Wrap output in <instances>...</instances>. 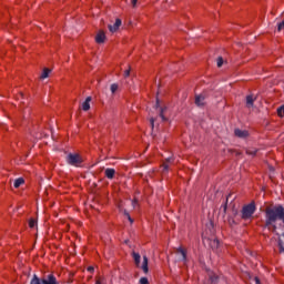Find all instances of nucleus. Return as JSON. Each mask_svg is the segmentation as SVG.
I'll use <instances>...</instances> for the list:
<instances>
[{"mask_svg":"<svg viewBox=\"0 0 284 284\" xmlns=\"http://www.w3.org/2000/svg\"><path fill=\"white\" fill-rule=\"evenodd\" d=\"M30 284H59L57 277L52 274H49L47 278H39V276L33 275Z\"/></svg>","mask_w":284,"mask_h":284,"instance_id":"nucleus-1","label":"nucleus"},{"mask_svg":"<svg viewBox=\"0 0 284 284\" xmlns=\"http://www.w3.org/2000/svg\"><path fill=\"white\" fill-rule=\"evenodd\" d=\"M67 163L69 165H73L74 168H80L81 163H83V159L77 153H69L67 155Z\"/></svg>","mask_w":284,"mask_h":284,"instance_id":"nucleus-2","label":"nucleus"},{"mask_svg":"<svg viewBox=\"0 0 284 284\" xmlns=\"http://www.w3.org/2000/svg\"><path fill=\"white\" fill-rule=\"evenodd\" d=\"M236 199V196H234L233 193H230L227 196H226V201L225 203L221 206V210L223 212V214H227V203H234V200Z\"/></svg>","mask_w":284,"mask_h":284,"instance_id":"nucleus-3","label":"nucleus"},{"mask_svg":"<svg viewBox=\"0 0 284 284\" xmlns=\"http://www.w3.org/2000/svg\"><path fill=\"white\" fill-rule=\"evenodd\" d=\"M176 255H178V261L185 262L187 261V253L183 248H178L176 250Z\"/></svg>","mask_w":284,"mask_h":284,"instance_id":"nucleus-4","label":"nucleus"},{"mask_svg":"<svg viewBox=\"0 0 284 284\" xmlns=\"http://www.w3.org/2000/svg\"><path fill=\"white\" fill-rule=\"evenodd\" d=\"M234 134L237 139H247V136H250V132L241 129H235Z\"/></svg>","mask_w":284,"mask_h":284,"instance_id":"nucleus-5","label":"nucleus"},{"mask_svg":"<svg viewBox=\"0 0 284 284\" xmlns=\"http://www.w3.org/2000/svg\"><path fill=\"white\" fill-rule=\"evenodd\" d=\"M195 105H197V108H203V105H205V95L204 94L195 95Z\"/></svg>","mask_w":284,"mask_h":284,"instance_id":"nucleus-6","label":"nucleus"},{"mask_svg":"<svg viewBox=\"0 0 284 284\" xmlns=\"http://www.w3.org/2000/svg\"><path fill=\"white\" fill-rule=\"evenodd\" d=\"M119 28H121V19H116L113 26L109 24L110 32H116Z\"/></svg>","mask_w":284,"mask_h":284,"instance_id":"nucleus-7","label":"nucleus"},{"mask_svg":"<svg viewBox=\"0 0 284 284\" xmlns=\"http://www.w3.org/2000/svg\"><path fill=\"white\" fill-rule=\"evenodd\" d=\"M95 42L97 43H105V32L99 31L95 36Z\"/></svg>","mask_w":284,"mask_h":284,"instance_id":"nucleus-8","label":"nucleus"},{"mask_svg":"<svg viewBox=\"0 0 284 284\" xmlns=\"http://www.w3.org/2000/svg\"><path fill=\"white\" fill-rule=\"evenodd\" d=\"M148 263H149L148 256L144 255L143 256V262H142V265H141V270H142V272H144V274H148V272H150V268L148 267Z\"/></svg>","mask_w":284,"mask_h":284,"instance_id":"nucleus-9","label":"nucleus"},{"mask_svg":"<svg viewBox=\"0 0 284 284\" xmlns=\"http://www.w3.org/2000/svg\"><path fill=\"white\" fill-rule=\"evenodd\" d=\"M209 282L211 284H217L219 283V275H216V273H214V272H210L209 273Z\"/></svg>","mask_w":284,"mask_h":284,"instance_id":"nucleus-10","label":"nucleus"},{"mask_svg":"<svg viewBox=\"0 0 284 284\" xmlns=\"http://www.w3.org/2000/svg\"><path fill=\"white\" fill-rule=\"evenodd\" d=\"M242 219H250V204L244 205V207L242 209Z\"/></svg>","mask_w":284,"mask_h":284,"instance_id":"nucleus-11","label":"nucleus"},{"mask_svg":"<svg viewBox=\"0 0 284 284\" xmlns=\"http://www.w3.org/2000/svg\"><path fill=\"white\" fill-rule=\"evenodd\" d=\"M209 244L212 250H219L221 242H219V239H213V240H209Z\"/></svg>","mask_w":284,"mask_h":284,"instance_id":"nucleus-12","label":"nucleus"},{"mask_svg":"<svg viewBox=\"0 0 284 284\" xmlns=\"http://www.w3.org/2000/svg\"><path fill=\"white\" fill-rule=\"evenodd\" d=\"M104 174L106 179H114V175L116 174V171L114 169H105Z\"/></svg>","mask_w":284,"mask_h":284,"instance_id":"nucleus-13","label":"nucleus"},{"mask_svg":"<svg viewBox=\"0 0 284 284\" xmlns=\"http://www.w3.org/2000/svg\"><path fill=\"white\" fill-rule=\"evenodd\" d=\"M132 256H133L136 267H141V254L133 252Z\"/></svg>","mask_w":284,"mask_h":284,"instance_id":"nucleus-14","label":"nucleus"},{"mask_svg":"<svg viewBox=\"0 0 284 284\" xmlns=\"http://www.w3.org/2000/svg\"><path fill=\"white\" fill-rule=\"evenodd\" d=\"M90 101H92V97H88L85 101L82 103V110L88 112L90 110Z\"/></svg>","mask_w":284,"mask_h":284,"instance_id":"nucleus-15","label":"nucleus"},{"mask_svg":"<svg viewBox=\"0 0 284 284\" xmlns=\"http://www.w3.org/2000/svg\"><path fill=\"white\" fill-rule=\"evenodd\" d=\"M172 161H173L172 158H168V159H166V162H164V163L162 164V171H163V172H168V170H170V164H168V163H172Z\"/></svg>","mask_w":284,"mask_h":284,"instance_id":"nucleus-16","label":"nucleus"},{"mask_svg":"<svg viewBox=\"0 0 284 284\" xmlns=\"http://www.w3.org/2000/svg\"><path fill=\"white\" fill-rule=\"evenodd\" d=\"M23 183H26V180H23V178H18L17 180H14L13 187H21Z\"/></svg>","mask_w":284,"mask_h":284,"instance_id":"nucleus-17","label":"nucleus"},{"mask_svg":"<svg viewBox=\"0 0 284 284\" xmlns=\"http://www.w3.org/2000/svg\"><path fill=\"white\" fill-rule=\"evenodd\" d=\"M50 72H51L50 69L44 68L43 71H42V74H41L40 79H48V77H50Z\"/></svg>","mask_w":284,"mask_h":284,"instance_id":"nucleus-18","label":"nucleus"},{"mask_svg":"<svg viewBox=\"0 0 284 284\" xmlns=\"http://www.w3.org/2000/svg\"><path fill=\"white\" fill-rule=\"evenodd\" d=\"M166 110L168 108H160V119H162V121H168V118H165Z\"/></svg>","mask_w":284,"mask_h":284,"instance_id":"nucleus-19","label":"nucleus"},{"mask_svg":"<svg viewBox=\"0 0 284 284\" xmlns=\"http://www.w3.org/2000/svg\"><path fill=\"white\" fill-rule=\"evenodd\" d=\"M256 212V204L254 203V201H252L250 203V216H252V214H254Z\"/></svg>","mask_w":284,"mask_h":284,"instance_id":"nucleus-20","label":"nucleus"},{"mask_svg":"<svg viewBox=\"0 0 284 284\" xmlns=\"http://www.w3.org/2000/svg\"><path fill=\"white\" fill-rule=\"evenodd\" d=\"M250 281V284H261V278H258V276H251Z\"/></svg>","mask_w":284,"mask_h":284,"instance_id":"nucleus-21","label":"nucleus"},{"mask_svg":"<svg viewBox=\"0 0 284 284\" xmlns=\"http://www.w3.org/2000/svg\"><path fill=\"white\" fill-rule=\"evenodd\" d=\"M110 90H111L112 94H114L116 92V90H119V84H116V83L111 84Z\"/></svg>","mask_w":284,"mask_h":284,"instance_id":"nucleus-22","label":"nucleus"},{"mask_svg":"<svg viewBox=\"0 0 284 284\" xmlns=\"http://www.w3.org/2000/svg\"><path fill=\"white\" fill-rule=\"evenodd\" d=\"M277 114L278 116H284V105H281L280 108H277Z\"/></svg>","mask_w":284,"mask_h":284,"instance_id":"nucleus-23","label":"nucleus"},{"mask_svg":"<svg viewBox=\"0 0 284 284\" xmlns=\"http://www.w3.org/2000/svg\"><path fill=\"white\" fill-rule=\"evenodd\" d=\"M29 227H37V221L34 220V219H31L30 221H29Z\"/></svg>","mask_w":284,"mask_h":284,"instance_id":"nucleus-24","label":"nucleus"},{"mask_svg":"<svg viewBox=\"0 0 284 284\" xmlns=\"http://www.w3.org/2000/svg\"><path fill=\"white\" fill-rule=\"evenodd\" d=\"M223 67V57H219L217 58V68H222Z\"/></svg>","mask_w":284,"mask_h":284,"instance_id":"nucleus-25","label":"nucleus"},{"mask_svg":"<svg viewBox=\"0 0 284 284\" xmlns=\"http://www.w3.org/2000/svg\"><path fill=\"white\" fill-rule=\"evenodd\" d=\"M284 29V20L277 24V30L281 32V30Z\"/></svg>","mask_w":284,"mask_h":284,"instance_id":"nucleus-26","label":"nucleus"},{"mask_svg":"<svg viewBox=\"0 0 284 284\" xmlns=\"http://www.w3.org/2000/svg\"><path fill=\"white\" fill-rule=\"evenodd\" d=\"M150 282L148 281V277H141L140 278V284H149Z\"/></svg>","mask_w":284,"mask_h":284,"instance_id":"nucleus-27","label":"nucleus"},{"mask_svg":"<svg viewBox=\"0 0 284 284\" xmlns=\"http://www.w3.org/2000/svg\"><path fill=\"white\" fill-rule=\"evenodd\" d=\"M125 216H128V220L130 221V223H134V220H132V217L130 216V213L125 212Z\"/></svg>","mask_w":284,"mask_h":284,"instance_id":"nucleus-28","label":"nucleus"},{"mask_svg":"<svg viewBox=\"0 0 284 284\" xmlns=\"http://www.w3.org/2000/svg\"><path fill=\"white\" fill-rule=\"evenodd\" d=\"M252 105H254V98L250 95V106L252 108Z\"/></svg>","mask_w":284,"mask_h":284,"instance_id":"nucleus-29","label":"nucleus"},{"mask_svg":"<svg viewBox=\"0 0 284 284\" xmlns=\"http://www.w3.org/2000/svg\"><path fill=\"white\" fill-rule=\"evenodd\" d=\"M150 124H151L152 130H154V118L150 119Z\"/></svg>","mask_w":284,"mask_h":284,"instance_id":"nucleus-30","label":"nucleus"},{"mask_svg":"<svg viewBox=\"0 0 284 284\" xmlns=\"http://www.w3.org/2000/svg\"><path fill=\"white\" fill-rule=\"evenodd\" d=\"M139 0H131V3L133 6V8H136V3H138Z\"/></svg>","mask_w":284,"mask_h":284,"instance_id":"nucleus-31","label":"nucleus"},{"mask_svg":"<svg viewBox=\"0 0 284 284\" xmlns=\"http://www.w3.org/2000/svg\"><path fill=\"white\" fill-rule=\"evenodd\" d=\"M124 77H125V78L130 77V69H128V70L124 71Z\"/></svg>","mask_w":284,"mask_h":284,"instance_id":"nucleus-32","label":"nucleus"},{"mask_svg":"<svg viewBox=\"0 0 284 284\" xmlns=\"http://www.w3.org/2000/svg\"><path fill=\"white\" fill-rule=\"evenodd\" d=\"M155 108H156V110H159V108H161V103L159 102V99H156Z\"/></svg>","mask_w":284,"mask_h":284,"instance_id":"nucleus-33","label":"nucleus"},{"mask_svg":"<svg viewBox=\"0 0 284 284\" xmlns=\"http://www.w3.org/2000/svg\"><path fill=\"white\" fill-rule=\"evenodd\" d=\"M282 246H284L283 240L278 239V247H282Z\"/></svg>","mask_w":284,"mask_h":284,"instance_id":"nucleus-34","label":"nucleus"},{"mask_svg":"<svg viewBox=\"0 0 284 284\" xmlns=\"http://www.w3.org/2000/svg\"><path fill=\"white\" fill-rule=\"evenodd\" d=\"M246 105H250V95H246Z\"/></svg>","mask_w":284,"mask_h":284,"instance_id":"nucleus-35","label":"nucleus"},{"mask_svg":"<svg viewBox=\"0 0 284 284\" xmlns=\"http://www.w3.org/2000/svg\"><path fill=\"white\" fill-rule=\"evenodd\" d=\"M280 247V253L283 254L284 252V246H278Z\"/></svg>","mask_w":284,"mask_h":284,"instance_id":"nucleus-36","label":"nucleus"},{"mask_svg":"<svg viewBox=\"0 0 284 284\" xmlns=\"http://www.w3.org/2000/svg\"><path fill=\"white\" fill-rule=\"evenodd\" d=\"M250 154H251L252 156H255V155H256V151H254V152L251 151Z\"/></svg>","mask_w":284,"mask_h":284,"instance_id":"nucleus-37","label":"nucleus"},{"mask_svg":"<svg viewBox=\"0 0 284 284\" xmlns=\"http://www.w3.org/2000/svg\"><path fill=\"white\" fill-rule=\"evenodd\" d=\"M88 271H89V272H94V267L90 266V267L88 268Z\"/></svg>","mask_w":284,"mask_h":284,"instance_id":"nucleus-38","label":"nucleus"},{"mask_svg":"<svg viewBox=\"0 0 284 284\" xmlns=\"http://www.w3.org/2000/svg\"><path fill=\"white\" fill-rule=\"evenodd\" d=\"M133 207L136 205V202H132Z\"/></svg>","mask_w":284,"mask_h":284,"instance_id":"nucleus-39","label":"nucleus"},{"mask_svg":"<svg viewBox=\"0 0 284 284\" xmlns=\"http://www.w3.org/2000/svg\"><path fill=\"white\" fill-rule=\"evenodd\" d=\"M95 284H101V282L97 281Z\"/></svg>","mask_w":284,"mask_h":284,"instance_id":"nucleus-40","label":"nucleus"}]
</instances>
